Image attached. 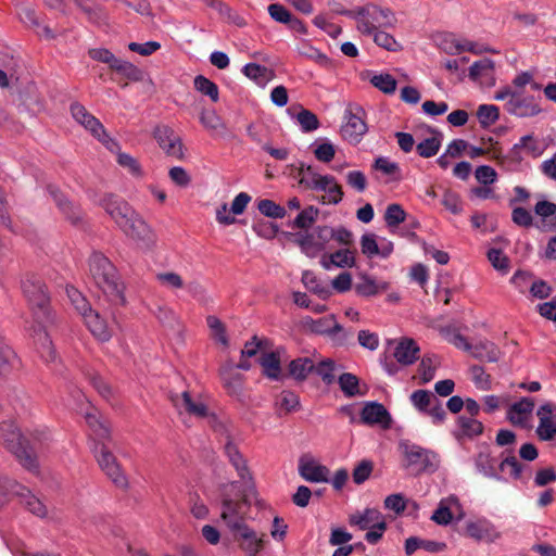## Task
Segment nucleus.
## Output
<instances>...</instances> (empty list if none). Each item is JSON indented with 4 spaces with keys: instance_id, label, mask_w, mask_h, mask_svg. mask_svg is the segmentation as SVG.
Segmentation results:
<instances>
[{
    "instance_id": "obj_1",
    "label": "nucleus",
    "mask_w": 556,
    "mask_h": 556,
    "mask_svg": "<svg viewBox=\"0 0 556 556\" xmlns=\"http://www.w3.org/2000/svg\"><path fill=\"white\" fill-rule=\"evenodd\" d=\"M22 289L28 301L35 325L29 328L40 358L46 364H54L58 359L55 349L46 332V326L51 321L50 299L42 280L36 276H27L22 282Z\"/></svg>"
},
{
    "instance_id": "obj_2",
    "label": "nucleus",
    "mask_w": 556,
    "mask_h": 556,
    "mask_svg": "<svg viewBox=\"0 0 556 556\" xmlns=\"http://www.w3.org/2000/svg\"><path fill=\"white\" fill-rule=\"evenodd\" d=\"M220 520L228 530L247 523L252 504H260L258 494L253 483L241 488L238 481L223 483L218 488Z\"/></svg>"
},
{
    "instance_id": "obj_3",
    "label": "nucleus",
    "mask_w": 556,
    "mask_h": 556,
    "mask_svg": "<svg viewBox=\"0 0 556 556\" xmlns=\"http://www.w3.org/2000/svg\"><path fill=\"white\" fill-rule=\"evenodd\" d=\"M114 220L116 226L138 247L149 249L155 241V235L143 218L124 200L114 194H104L98 201Z\"/></svg>"
},
{
    "instance_id": "obj_4",
    "label": "nucleus",
    "mask_w": 556,
    "mask_h": 556,
    "mask_svg": "<svg viewBox=\"0 0 556 556\" xmlns=\"http://www.w3.org/2000/svg\"><path fill=\"white\" fill-rule=\"evenodd\" d=\"M50 440V432L46 428L35 429L29 437H23L13 421L0 425V443L30 471L38 468L37 453Z\"/></svg>"
},
{
    "instance_id": "obj_5",
    "label": "nucleus",
    "mask_w": 556,
    "mask_h": 556,
    "mask_svg": "<svg viewBox=\"0 0 556 556\" xmlns=\"http://www.w3.org/2000/svg\"><path fill=\"white\" fill-rule=\"evenodd\" d=\"M89 271L97 287L112 303H124L123 285L116 268L104 254L93 252L90 255Z\"/></svg>"
},
{
    "instance_id": "obj_6",
    "label": "nucleus",
    "mask_w": 556,
    "mask_h": 556,
    "mask_svg": "<svg viewBox=\"0 0 556 556\" xmlns=\"http://www.w3.org/2000/svg\"><path fill=\"white\" fill-rule=\"evenodd\" d=\"M493 99L504 101L505 111L517 117H533L542 112L539 99L506 86L494 92Z\"/></svg>"
},
{
    "instance_id": "obj_7",
    "label": "nucleus",
    "mask_w": 556,
    "mask_h": 556,
    "mask_svg": "<svg viewBox=\"0 0 556 556\" xmlns=\"http://www.w3.org/2000/svg\"><path fill=\"white\" fill-rule=\"evenodd\" d=\"M300 184L309 190L325 192L320 199L323 204L337 205L343 199L342 187L336 177L329 174H319L312 166L302 169Z\"/></svg>"
},
{
    "instance_id": "obj_8",
    "label": "nucleus",
    "mask_w": 556,
    "mask_h": 556,
    "mask_svg": "<svg viewBox=\"0 0 556 556\" xmlns=\"http://www.w3.org/2000/svg\"><path fill=\"white\" fill-rule=\"evenodd\" d=\"M349 522L359 530H368L365 540L369 544H377L387 530L384 516L376 508H366L363 511L351 514Z\"/></svg>"
},
{
    "instance_id": "obj_9",
    "label": "nucleus",
    "mask_w": 556,
    "mask_h": 556,
    "mask_svg": "<svg viewBox=\"0 0 556 556\" xmlns=\"http://www.w3.org/2000/svg\"><path fill=\"white\" fill-rule=\"evenodd\" d=\"M105 441L101 440L94 443L92 448L94 457L108 478L116 486L125 489L128 485L127 477Z\"/></svg>"
},
{
    "instance_id": "obj_10",
    "label": "nucleus",
    "mask_w": 556,
    "mask_h": 556,
    "mask_svg": "<svg viewBox=\"0 0 556 556\" xmlns=\"http://www.w3.org/2000/svg\"><path fill=\"white\" fill-rule=\"evenodd\" d=\"M300 324L305 331L314 334L327 336L331 341L338 344L345 342L349 336L332 314L317 319H314L311 316H304Z\"/></svg>"
},
{
    "instance_id": "obj_11",
    "label": "nucleus",
    "mask_w": 556,
    "mask_h": 556,
    "mask_svg": "<svg viewBox=\"0 0 556 556\" xmlns=\"http://www.w3.org/2000/svg\"><path fill=\"white\" fill-rule=\"evenodd\" d=\"M71 114L78 124L102 142L106 149L115 151L118 148V142L106 134L101 122L91 115L83 104L73 103L71 105Z\"/></svg>"
},
{
    "instance_id": "obj_12",
    "label": "nucleus",
    "mask_w": 556,
    "mask_h": 556,
    "mask_svg": "<svg viewBox=\"0 0 556 556\" xmlns=\"http://www.w3.org/2000/svg\"><path fill=\"white\" fill-rule=\"evenodd\" d=\"M330 237L328 226H317L311 231L294 235V241L307 257L318 256L327 247Z\"/></svg>"
},
{
    "instance_id": "obj_13",
    "label": "nucleus",
    "mask_w": 556,
    "mask_h": 556,
    "mask_svg": "<svg viewBox=\"0 0 556 556\" xmlns=\"http://www.w3.org/2000/svg\"><path fill=\"white\" fill-rule=\"evenodd\" d=\"M229 532L245 556H256L264 548L265 534L258 533L248 523L238 526Z\"/></svg>"
},
{
    "instance_id": "obj_14",
    "label": "nucleus",
    "mask_w": 556,
    "mask_h": 556,
    "mask_svg": "<svg viewBox=\"0 0 556 556\" xmlns=\"http://www.w3.org/2000/svg\"><path fill=\"white\" fill-rule=\"evenodd\" d=\"M465 535L477 542L491 544L502 538V532L486 517H476L465 522Z\"/></svg>"
},
{
    "instance_id": "obj_15",
    "label": "nucleus",
    "mask_w": 556,
    "mask_h": 556,
    "mask_svg": "<svg viewBox=\"0 0 556 556\" xmlns=\"http://www.w3.org/2000/svg\"><path fill=\"white\" fill-rule=\"evenodd\" d=\"M539 425L536 435L542 441H551L556 437V403L545 402L536 409Z\"/></svg>"
},
{
    "instance_id": "obj_16",
    "label": "nucleus",
    "mask_w": 556,
    "mask_h": 556,
    "mask_svg": "<svg viewBox=\"0 0 556 556\" xmlns=\"http://www.w3.org/2000/svg\"><path fill=\"white\" fill-rule=\"evenodd\" d=\"M464 516L465 511L459 500L455 495H450L439 502L437 509L431 516V520L440 526H447L454 518L462 520Z\"/></svg>"
},
{
    "instance_id": "obj_17",
    "label": "nucleus",
    "mask_w": 556,
    "mask_h": 556,
    "mask_svg": "<svg viewBox=\"0 0 556 556\" xmlns=\"http://www.w3.org/2000/svg\"><path fill=\"white\" fill-rule=\"evenodd\" d=\"M298 470L299 475L307 482L329 481L330 470L311 455L306 454L300 457Z\"/></svg>"
},
{
    "instance_id": "obj_18",
    "label": "nucleus",
    "mask_w": 556,
    "mask_h": 556,
    "mask_svg": "<svg viewBox=\"0 0 556 556\" xmlns=\"http://www.w3.org/2000/svg\"><path fill=\"white\" fill-rule=\"evenodd\" d=\"M534 406L535 402L532 397H522L508 407L506 417L513 426L528 428Z\"/></svg>"
},
{
    "instance_id": "obj_19",
    "label": "nucleus",
    "mask_w": 556,
    "mask_h": 556,
    "mask_svg": "<svg viewBox=\"0 0 556 556\" xmlns=\"http://www.w3.org/2000/svg\"><path fill=\"white\" fill-rule=\"evenodd\" d=\"M154 138L159 146L172 156L180 159L184 155L181 139L168 126H157L154 130Z\"/></svg>"
},
{
    "instance_id": "obj_20",
    "label": "nucleus",
    "mask_w": 556,
    "mask_h": 556,
    "mask_svg": "<svg viewBox=\"0 0 556 556\" xmlns=\"http://www.w3.org/2000/svg\"><path fill=\"white\" fill-rule=\"evenodd\" d=\"M47 190L64 217L72 224L77 225L81 220L83 216L80 207L70 201L56 186L49 185Z\"/></svg>"
},
{
    "instance_id": "obj_21",
    "label": "nucleus",
    "mask_w": 556,
    "mask_h": 556,
    "mask_svg": "<svg viewBox=\"0 0 556 556\" xmlns=\"http://www.w3.org/2000/svg\"><path fill=\"white\" fill-rule=\"evenodd\" d=\"M543 153V148L538 138L532 135L522 136L517 143L509 150L508 157L520 162L525 156L539 157Z\"/></svg>"
},
{
    "instance_id": "obj_22",
    "label": "nucleus",
    "mask_w": 556,
    "mask_h": 556,
    "mask_svg": "<svg viewBox=\"0 0 556 556\" xmlns=\"http://www.w3.org/2000/svg\"><path fill=\"white\" fill-rule=\"evenodd\" d=\"M172 401L180 414L186 413L197 418H205L210 415L207 406L201 400L192 399L187 391L174 396Z\"/></svg>"
},
{
    "instance_id": "obj_23",
    "label": "nucleus",
    "mask_w": 556,
    "mask_h": 556,
    "mask_svg": "<svg viewBox=\"0 0 556 556\" xmlns=\"http://www.w3.org/2000/svg\"><path fill=\"white\" fill-rule=\"evenodd\" d=\"M379 5L367 3L359 7L356 28L363 35H371L379 28Z\"/></svg>"
},
{
    "instance_id": "obj_24",
    "label": "nucleus",
    "mask_w": 556,
    "mask_h": 556,
    "mask_svg": "<svg viewBox=\"0 0 556 556\" xmlns=\"http://www.w3.org/2000/svg\"><path fill=\"white\" fill-rule=\"evenodd\" d=\"M367 131V125L363 118L353 112H346L345 123L342 125V137L351 142L358 143Z\"/></svg>"
},
{
    "instance_id": "obj_25",
    "label": "nucleus",
    "mask_w": 556,
    "mask_h": 556,
    "mask_svg": "<svg viewBox=\"0 0 556 556\" xmlns=\"http://www.w3.org/2000/svg\"><path fill=\"white\" fill-rule=\"evenodd\" d=\"M400 448L407 466H418L419 469L424 470L430 466V458L433 456L430 451L409 443H401Z\"/></svg>"
},
{
    "instance_id": "obj_26",
    "label": "nucleus",
    "mask_w": 556,
    "mask_h": 556,
    "mask_svg": "<svg viewBox=\"0 0 556 556\" xmlns=\"http://www.w3.org/2000/svg\"><path fill=\"white\" fill-rule=\"evenodd\" d=\"M225 455L231 463V465L235 467L238 476L244 482V484H251L252 483V476L251 472L247 466V460L242 456V454L239 452L236 444H233L230 440H227L224 446Z\"/></svg>"
},
{
    "instance_id": "obj_27",
    "label": "nucleus",
    "mask_w": 556,
    "mask_h": 556,
    "mask_svg": "<svg viewBox=\"0 0 556 556\" xmlns=\"http://www.w3.org/2000/svg\"><path fill=\"white\" fill-rule=\"evenodd\" d=\"M361 419L366 425H380L389 427L391 418L386 407L377 402L367 403L361 413Z\"/></svg>"
},
{
    "instance_id": "obj_28",
    "label": "nucleus",
    "mask_w": 556,
    "mask_h": 556,
    "mask_svg": "<svg viewBox=\"0 0 556 556\" xmlns=\"http://www.w3.org/2000/svg\"><path fill=\"white\" fill-rule=\"evenodd\" d=\"M320 264L326 270H330L333 267L351 268L355 265V252L350 249L338 250L329 255H324Z\"/></svg>"
},
{
    "instance_id": "obj_29",
    "label": "nucleus",
    "mask_w": 556,
    "mask_h": 556,
    "mask_svg": "<svg viewBox=\"0 0 556 556\" xmlns=\"http://www.w3.org/2000/svg\"><path fill=\"white\" fill-rule=\"evenodd\" d=\"M13 495L17 496L21 504L35 516L45 517L47 515V508L45 504L27 488L17 483V488H15Z\"/></svg>"
},
{
    "instance_id": "obj_30",
    "label": "nucleus",
    "mask_w": 556,
    "mask_h": 556,
    "mask_svg": "<svg viewBox=\"0 0 556 556\" xmlns=\"http://www.w3.org/2000/svg\"><path fill=\"white\" fill-rule=\"evenodd\" d=\"M419 351V346L413 339L404 338L395 346L393 355L400 364L408 366L418 359Z\"/></svg>"
},
{
    "instance_id": "obj_31",
    "label": "nucleus",
    "mask_w": 556,
    "mask_h": 556,
    "mask_svg": "<svg viewBox=\"0 0 556 556\" xmlns=\"http://www.w3.org/2000/svg\"><path fill=\"white\" fill-rule=\"evenodd\" d=\"M84 321L90 332L100 341H109L112 337V330L106 321L93 309L89 311L84 317Z\"/></svg>"
},
{
    "instance_id": "obj_32",
    "label": "nucleus",
    "mask_w": 556,
    "mask_h": 556,
    "mask_svg": "<svg viewBox=\"0 0 556 556\" xmlns=\"http://www.w3.org/2000/svg\"><path fill=\"white\" fill-rule=\"evenodd\" d=\"M289 114L300 125L303 132H311L319 127V121L316 114L302 108L301 105L291 106L288 110Z\"/></svg>"
},
{
    "instance_id": "obj_33",
    "label": "nucleus",
    "mask_w": 556,
    "mask_h": 556,
    "mask_svg": "<svg viewBox=\"0 0 556 556\" xmlns=\"http://www.w3.org/2000/svg\"><path fill=\"white\" fill-rule=\"evenodd\" d=\"M355 292L361 296H375L380 292L387 291L389 283L379 281L368 275H362L359 281L355 285Z\"/></svg>"
},
{
    "instance_id": "obj_34",
    "label": "nucleus",
    "mask_w": 556,
    "mask_h": 556,
    "mask_svg": "<svg viewBox=\"0 0 556 556\" xmlns=\"http://www.w3.org/2000/svg\"><path fill=\"white\" fill-rule=\"evenodd\" d=\"M469 77L480 84H489L494 80V62L482 59L469 67Z\"/></svg>"
},
{
    "instance_id": "obj_35",
    "label": "nucleus",
    "mask_w": 556,
    "mask_h": 556,
    "mask_svg": "<svg viewBox=\"0 0 556 556\" xmlns=\"http://www.w3.org/2000/svg\"><path fill=\"white\" fill-rule=\"evenodd\" d=\"M85 419L92 431L96 442L109 440L110 429L106 422L102 419V416L94 408L85 413Z\"/></svg>"
},
{
    "instance_id": "obj_36",
    "label": "nucleus",
    "mask_w": 556,
    "mask_h": 556,
    "mask_svg": "<svg viewBox=\"0 0 556 556\" xmlns=\"http://www.w3.org/2000/svg\"><path fill=\"white\" fill-rule=\"evenodd\" d=\"M475 466L478 472L483 475L486 478L502 480V476L496 471L497 463L490 455L488 451H481L475 457Z\"/></svg>"
},
{
    "instance_id": "obj_37",
    "label": "nucleus",
    "mask_w": 556,
    "mask_h": 556,
    "mask_svg": "<svg viewBox=\"0 0 556 556\" xmlns=\"http://www.w3.org/2000/svg\"><path fill=\"white\" fill-rule=\"evenodd\" d=\"M18 16L22 23L34 28L38 35L46 36L47 38L52 37L51 30L40 25L39 17L31 7L22 5L18 10Z\"/></svg>"
},
{
    "instance_id": "obj_38",
    "label": "nucleus",
    "mask_w": 556,
    "mask_h": 556,
    "mask_svg": "<svg viewBox=\"0 0 556 556\" xmlns=\"http://www.w3.org/2000/svg\"><path fill=\"white\" fill-rule=\"evenodd\" d=\"M18 365V358L0 333V376H5Z\"/></svg>"
},
{
    "instance_id": "obj_39",
    "label": "nucleus",
    "mask_w": 556,
    "mask_h": 556,
    "mask_svg": "<svg viewBox=\"0 0 556 556\" xmlns=\"http://www.w3.org/2000/svg\"><path fill=\"white\" fill-rule=\"evenodd\" d=\"M470 354L481 361L496 362L500 356V350L491 341L481 340L471 344Z\"/></svg>"
},
{
    "instance_id": "obj_40",
    "label": "nucleus",
    "mask_w": 556,
    "mask_h": 556,
    "mask_svg": "<svg viewBox=\"0 0 556 556\" xmlns=\"http://www.w3.org/2000/svg\"><path fill=\"white\" fill-rule=\"evenodd\" d=\"M153 314L165 328L177 333L182 331L181 321L170 307L160 305Z\"/></svg>"
},
{
    "instance_id": "obj_41",
    "label": "nucleus",
    "mask_w": 556,
    "mask_h": 556,
    "mask_svg": "<svg viewBox=\"0 0 556 556\" xmlns=\"http://www.w3.org/2000/svg\"><path fill=\"white\" fill-rule=\"evenodd\" d=\"M315 361L312 357H299L290 362L289 374L296 380H305L313 372Z\"/></svg>"
},
{
    "instance_id": "obj_42",
    "label": "nucleus",
    "mask_w": 556,
    "mask_h": 556,
    "mask_svg": "<svg viewBox=\"0 0 556 556\" xmlns=\"http://www.w3.org/2000/svg\"><path fill=\"white\" fill-rule=\"evenodd\" d=\"M222 380L224 383V387L231 395H240L242 392L243 387V377L238 371L233 370L232 368H224L220 371Z\"/></svg>"
},
{
    "instance_id": "obj_43",
    "label": "nucleus",
    "mask_w": 556,
    "mask_h": 556,
    "mask_svg": "<svg viewBox=\"0 0 556 556\" xmlns=\"http://www.w3.org/2000/svg\"><path fill=\"white\" fill-rule=\"evenodd\" d=\"M260 364L266 377L278 380L281 375L280 358L277 352H269L262 355Z\"/></svg>"
},
{
    "instance_id": "obj_44",
    "label": "nucleus",
    "mask_w": 556,
    "mask_h": 556,
    "mask_svg": "<svg viewBox=\"0 0 556 556\" xmlns=\"http://www.w3.org/2000/svg\"><path fill=\"white\" fill-rule=\"evenodd\" d=\"M111 70L128 81H140L143 79V72L132 63L118 59L115 61Z\"/></svg>"
},
{
    "instance_id": "obj_45",
    "label": "nucleus",
    "mask_w": 556,
    "mask_h": 556,
    "mask_svg": "<svg viewBox=\"0 0 556 556\" xmlns=\"http://www.w3.org/2000/svg\"><path fill=\"white\" fill-rule=\"evenodd\" d=\"M302 282L311 292L317 294L320 299L326 300L331 295L330 288L320 282L316 275L311 270H305L302 275Z\"/></svg>"
},
{
    "instance_id": "obj_46",
    "label": "nucleus",
    "mask_w": 556,
    "mask_h": 556,
    "mask_svg": "<svg viewBox=\"0 0 556 556\" xmlns=\"http://www.w3.org/2000/svg\"><path fill=\"white\" fill-rule=\"evenodd\" d=\"M112 152L116 153L117 164L126 169L132 177L141 178L143 176L142 167L136 157L128 153L122 152L119 147Z\"/></svg>"
},
{
    "instance_id": "obj_47",
    "label": "nucleus",
    "mask_w": 556,
    "mask_h": 556,
    "mask_svg": "<svg viewBox=\"0 0 556 556\" xmlns=\"http://www.w3.org/2000/svg\"><path fill=\"white\" fill-rule=\"evenodd\" d=\"M268 13L273 20L278 23L288 24L292 23V27L304 31V26L299 20L292 21L291 13L279 3H273L268 7Z\"/></svg>"
},
{
    "instance_id": "obj_48",
    "label": "nucleus",
    "mask_w": 556,
    "mask_h": 556,
    "mask_svg": "<svg viewBox=\"0 0 556 556\" xmlns=\"http://www.w3.org/2000/svg\"><path fill=\"white\" fill-rule=\"evenodd\" d=\"M441 143H442V134L437 132L434 136H432L430 138H426L422 141H420L416 146V150H417V153L421 157L428 159V157L434 156L439 152V150L441 148Z\"/></svg>"
},
{
    "instance_id": "obj_49",
    "label": "nucleus",
    "mask_w": 556,
    "mask_h": 556,
    "mask_svg": "<svg viewBox=\"0 0 556 556\" xmlns=\"http://www.w3.org/2000/svg\"><path fill=\"white\" fill-rule=\"evenodd\" d=\"M193 85L197 91L207 96L213 102H217L219 100L218 86L205 76H195Z\"/></svg>"
},
{
    "instance_id": "obj_50",
    "label": "nucleus",
    "mask_w": 556,
    "mask_h": 556,
    "mask_svg": "<svg viewBox=\"0 0 556 556\" xmlns=\"http://www.w3.org/2000/svg\"><path fill=\"white\" fill-rule=\"evenodd\" d=\"M437 399L434 394L427 390H416L409 396L412 405L422 414L426 413Z\"/></svg>"
},
{
    "instance_id": "obj_51",
    "label": "nucleus",
    "mask_w": 556,
    "mask_h": 556,
    "mask_svg": "<svg viewBox=\"0 0 556 556\" xmlns=\"http://www.w3.org/2000/svg\"><path fill=\"white\" fill-rule=\"evenodd\" d=\"M242 73L255 84L264 86L268 81L269 71L267 67L256 64V63H248L242 67Z\"/></svg>"
},
{
    "instance_id": "obj_52",
    "label": "nucleus",
    "mask_w": 556,
    "mask_h": 556,
    "mask_svg": "<svg viewBox=\"0 0 556 556\" xmlns=\"http://www.w3.org/2000/svg\"><path fill=\"white\" fill-rule=\"evenodd\" d=\"M319 210L309 205L302 210L294 218L292 227L307 230L317 219Z\"/></svg>"
},
{
    "instance_id": "obj_53",
    "label": "nucleus",
    "mask_w": 556,
    "mask_h": 556,
    "mask_svg": "<svg viewBox=\"0 0 556 556\" xmlns=\"http://www.w3.org/2000/svg\"><path fill=\"white\" fill-rule=\"evenodd\" d=\"M477 117L482 127H489L500 118V110L493 104H481L477 110Z\"/></svg>"
},
{
    "instance_id": "obj_54",
    "label": "nucleus",
    "mask_w": 556,
    "mask_h": 556,
    "mask_svg": "<svg viewBox=\"0 0 556 556\" xmlns=\"http://www.w3.org/2000/svg\"><path fill=\"white\" fill-rule=\"evenodd\" d=\"M500 470L504 476H508L514 480L521 478L522 465L519 463L516 456H507L498 464Z\"/></svg>"
},
{
    "instance_id": "obj_55",
    "label": "nucleus",
    "mask_w": 556,
    "mask_h": 556,
    "mask_svg": "<svg viewBox=\"0 0 556 556\" xmlns=\"http://www.w3.org/2000/svg\"><path fill=\"white\" fill-rule=\"evenodd\" d=\"M458 427L460 429L462 435H465L468 438L479 435L483 431L482 424L471 416L470 417L460 416L458 418Z\"/></svg>"
},
{
    "instance_id": "obj_56",
    "label": "nucleus",
    "mask_w": 556,
    "mask_h": 556,
    "mask_svg": "<svg viewBox=\"0 0 556 556\" xmlns=\"http://www.w3.org/2000/svg\"><path fill=\"white\" fill-rule=\"evenodd\" d=\"M207 327L211 330V334L214 340L220 343L224 346L228 345V338L226 334V328L219 318L216 316L210 315L206 317Z\"/></svg>"
},
{
    "instance_id": "obj_57",
    "label": "nucleus",
    "mask_w": 556,
    "mask_h": 556,
    "mask_svg": "<svg viewBox=\"0 0 556 556\" xmlns=\"http://www.w3.org/2000/svg\"><path fill=\"white\" fill-rule=\"evenodd\" d=\"M66 294L71 303L73 304L75 309L81 315V317H84L87 313H89V311L92 309L87 299L76 288L67 287Z\"/></svg>"
},
{
    "instance_id": "obj_58",
    "label": "nucleus",
    "mask_w": 556,
    "mask_h": 556,
    "mask_svg": "<svg viewBox=\"0 0 556 556\" xmlns=\"http://www.w3.org/2000/svg\"><path fill=\"white\" fill-rule=\"evenodd\" d=\"M406 219V213L397 203L390 204L384 213V220L389 228H395Z\"/></svg>"
},
{
    "instance_id": "obj_59",
    "label": "nucleus",
    "mask_w": 556,
    "mask_h": 556,
    "mask_svg": "<svg viewBox=\"0 0 556 556\" xmlns=\"http://www.w3.org/2000/svg\"><path fill=\"white\" fill-rule=\"evenodd\" d=\"M258 211L266 217L283 218L287 214L286 208L271 200L264 199L257 203Z\"/></svg>"
},
{
    "instance_id": "obj_60",
    "label": "nucleus",
    "mask_w": 556,
    "mask_h": 556,
    "mask_svg": "<svg viewBox=\"0 0 556 556\" xmlns=\"http://www.w3.org/2000/svg\"><path fill=\"white\" fill-rule=\"evenodd\" d=\"M374 41L377 46L388 50V51H399L401 50V45L395 40V38L383 30L376 29L374 34H371Z\"/></svg>"
},
{
    "instance_id": "obj_61",
    "label": "nucleus",
    "mask_w": 556,
    "mask_h": 556,
    "mask_svg": "<svg viewBox=\"0 0 556 556\" xmlns=\"http://www.w3.org/2000/svg\"><path fill=\"white\" fill-rule=\"evenodd\" d=\"M336 363L331 358H324L315 362V371L324 382L331 383L334 380Z\"/></svg>"
},
{
    "instance_id": "obj_62",
    "label": "nucleus",
    "mask_w": 556,
    "mask_h": 556,
    "mask_svg": "<svg viewBox=\"0 0 556 556\" xmlns=\"http://www.w3.org/2000/svg\"><path fill=\"white\" fill-rule=\"evenodd\" d=\"M370 83L387 94H392L396 90V80L390 74L375 75Z\"/></svg>"
},
{
    "instance_id": "obj_63",
    "label": "nucleus",
    "mask_w": 556,
    "mask_h": 556,
    "mask_svg": "<svg viewBox=\"0 0 556 556\" xmlns=\"http://www.w3.org/2000/svg\"><path fill=\"white\" fill-rule=\"evenodd\" d=\"M438 361L433 356H425L422 357L420 364H419V375L420 379L424 383H428L434 378L435 374V367H437Z\"/></svg>"
},
{
    "instance_id": "obj_64",
    "label": "nucleus",
    "mask_w": 556,
    "mask_h": 556,
    "mask_svg": "<svg viewBox=\"0 0 556 556\" xmlns=\"http://www.w3.org/2000/svg\"><path fill=\"white\" fill-rule=\"evenodd\" d=\"M488 260L496 270L502 273L508 271L509 260L501 250L490 249L488 251Z\"/></svg>"
}]
</instances>
